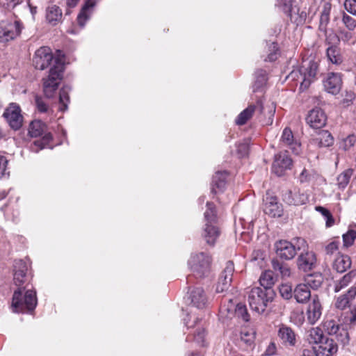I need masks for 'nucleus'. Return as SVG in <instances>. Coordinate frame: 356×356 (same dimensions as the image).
<instances>
[{
    "instance_id": "obj_1",
    "label": "nucleus",
    "mask_w": 356,
    "mask_h": 356,
    "mask_svg": "<svg viewBox=\"0 0 356 356\" xmlns=\"http://www.w3.org/2000/svg\"><path fill=\"white\" fill-rule=\"evenodd\" d=\"M37 302L35 291L28 289L27 286L19 287L13 293L12 307L15 312L26 313L33 311Z\"/></svg>"
},
{
    "instance_id": "obj_2",
    "label": "nucleus",
    "mask_w": 356,
    "mask_h": 356,
    "mask_svg": "<svg viewBox=\"0 0 356 356\" xmlns=\"http://www.w3.org/2000/svg\"><path fill=\"white\" fill-rule=\"evenodd\" d=\"M188 264L192 273L187 277L188 282H190L192 281L193 277L202 279L209 275L211 257L204 252L195 253L191 254Z\"/></svg>"
},
{
    "instance_id": "obj_3",
    "label": "nucleus",
    "mask_w": 356,
    "mask_h": 356,
    "mask_svg": "<svg viewBox=\"0 0 356 356\" xmlns=\"http://www.w3.org/2000/svg\"><path fill=\"white\" fill-rule=\"evenodd\" d=\"M275 296V293L273 289L253 287L248 293L249 305L253 312L262 314Z\"/></svg>"
},
{
    "instance_id": "obj_4",
    "label": "nucleus",
    "mask_w": 356,
    "mask_h": 356,
    "mask_svg": "<svg viewBox=\"0 0 356 356\" xmlns=\"http://www.w3.org/2000/svg\"><path fill=\"white\" fill-rule=\"evenodd\" d=\"M63 70V63L60 60L55 59L48 76L43 79V91L47 98L54 97L62 80Z\"/></svg>"
},
{
    "instance_id": "obj_5",
    "label": "nucleus",
    "mask_w": 356,
    "mask_h": 356,
    "mask_svg": "<svg viewBox=\"0 0 356 356\" xmlns=\"http://www.w3.org/2000/svg\"><path fill=\"white\" fill-rule=\"evenodd\" d=\"M297 245L285 240H280L275 243V248L277 255L281 259L285 260L292 259L296 254L297 250H300L301 248H305L307 245V242L304 238H297Z\"/></svg>"
},
{
    "instance_id": "obj_6",
    "label": "nucleus",
    "mask_w": 356,
    "mask_h": 356,
    "mask_svg": "<svg viewBox=\"0 0 356 356\" xmlns=\"http://www.w3.org/2000/svg\"><path fill=\"white\" fill-rule=\"evenodd\" d=\"M318 64L314 60L305 62L300 67L299 73L300 75L301 83L300 90L304 91L307 90L311 83L316 79L318 72Z\"/></svg>"
},
{
    "instance_id": "obj_7",
    "label": "nucleus",
    "mask_w": 356,
    "mask_h": 356,
    "mask_svg": "<svg viewBox=\"0 0 356 356\" xmlns=\"http://www.w3.org/2000/svg\"><path fill=\"white\" fill-rule=\"evenodd\" d=\"M22 29L19 21L3 20L0 22V42H7L18 36Z\"/></svg>"
},
{
    "instance_id": "obj_8",
    "label": "nucleus",
    "mask_w": 356,
    "mask_h": 356,
    "mask_svg": "<svg viewBox=\"0 0 356 356\" xmlns=\"http://www.w3.org/2000/svg\"><path fill=\"white\" fill-rule=\"evenodd\" d=\"M46 125L41 120H33L31 122L29 129V134L31 137H38L44 134L42 140H38L34 142V145L40 149H43L52 139L50 133H45Z\"/></svg>"
},
{
    "instance_id": "obj_9",
    "label": "nucleus",
    "mask_w": 356,
    "mask_h": 356,
    "mask_svg": "<svg viewBox=\"0 0 356 356\" xmlns=\"http://www.w3.org/2000/svg\"><path fill=\"white\" fill-rule=\"evenodd\" d=\"M11 129H19L22 126L23 116L21 114V108L16 103L10 104L3 114Z\"/></svg>"
},
{
    "instance_id": "obj_10",
    "label": "nucleus",
    "mask_w": 356,
    "mask_h": 356,
    "mask_svg": "<svg viewBox=\"0 0 356 356\" xmlns=\"http://www.w3.org/2000/svg\"><path fill=\"white\" fill-rule=\"evenodd\" d=\"M277 337L286 348H293L298 343L297 334L290 326L281 323L277 326Z\"/></svg>"
},
{
    "instance_id": "obj_11",
    "label": "nucleus",
    "mask_w": 356,
    "mask_h": 356,
    "mask_svg": "<svg viewBox=\"0 0 356 356\" xmlns=\"http://www.w3.org/2000/svg\"><path fill=\"white\" fill-rule=\"evenodd\" d=\"M264 211L270 217H281L283 215L282 205L278 202L277 197L267 192L264 197Z\"/></svg>"
},
{
    "instance_id": "obj_12",
    "label": "nucleus",
    "mask_w": 356,
    "mask_h": 356,
    "mask_svg": "<svg viewBox=\"0 0 356 356\" xmlns=\"http://www.w3.org/2000/svg\"><path fill=\"white\" fill-rule=\"evenodd\" d=\"M53 60L50 48L42 47L35 51L33 62L36 69L43 70L51 65Z\"/></svg>"
},
{
    "instance_id": "obj_13",
    "label": "nucleus",
    "mask_w": 356,
    "mask_h": 356,
    "mask_svg": "<svg viewBox=\"0 0 356 356\" xmlns=\"http://www.w3.org/2000/svg\"><path fill=\"white\" fill-rule=\"evenodd\" d=\"M356 298V284L351 286L346 292L336 296L334 300V307L343 311L353 307L352 302Z\"/></svg>"
},
{
    "instance_id": "obj_14",
    "label": "nucleus",
    "mask_w": 356,
    "mask_h": 356,
    "mask_svg": "<svg viewBox=\"0 0 356 356\" xmlns=\"http://www.w3.org/2000/svg\"><path fill=\"white\" fill-rule=\"evenodd\" d=\"M292 163V159L287 152H280L275 156L272 166L273 172L279 177L282 176L286 170L291 169Z\"/></svg>"
},
{
    "instance_id": "obj_15",
    "label": "nucleus",
    "mask_w": 356,
    "mask_h": 356,
    "mask_svg": "<svg viewBox=\"0 0 356 356\" xmlns=\"http://www.w3.org/2000/svg\"><path fill=\"white\" fill-rule=\"evenodd\" d=\"M323 312V306L318 297L314 295L312 297V301L309 303L306 316L308 323L314 325L321 317Z\"/></svg>"
},
{
    "instance_id": "obj_16",
    "label": "nucleus",
    "mask_w": 356,
    "mask_h": 356,
    "mask_svg": "<svg viewBox=\"0 0 356 356\" xmlns=\"http://www.w3.org/2000/svg\"><path fill=\"white\" fill-rule=\"evenodd\" d=\"M316 261V255L313 251L301 252L297 259L298 268L305 273L311 271L315 268Z\"/></svg>"
},
{
    "instance_id": "obj_17",
    "label": "nucleus",
    "mask_w": 356,
    "mask_h": 356,
    "mask_svg": "<svg viewBox=\"0 0 356 356\" xmlns=\"http://www.w3.org/2000/svg\"><path fill=\"white\" fill-rule=\"evenodd\" d=\"M325 90L332 94H338L342 86L341 75L339 73L330 72L323 81Z\"/></svg>"
},
{
    "instance_id": "obj_18",
    "label": "nucleus",
    "mask_w": 356,
    "mask_h": 356,
    "mask_svg": "<svg viewBox=\"0 0 356 356\" xmlns=\"http://www.w3.org/2000/svg\"><path fill=\"white\" fill-rule=\"evenodd\" d=\"M306 120L311 127L321 129L326 124L327 116L321 108H314L309 111Z\"/></svg>"
},
{
    "instance_id": "obj_19",
    "label": "nucleus",
    "mask_w": 356,
    "mask_h": 356,
    "mask_svg": "<svg viewBox=\"0 0 356 356\" xmlns=\"http://www.w3.org/2000/svg\"><path fill=\"white\" fill-rule=\"evenodd\" d=\"M337 343L332 339L325 338L314 348L316 356H332L337 352Z\"/></svg>"
},
{
    "instance_id": "obj_20",
    "label": "nucleus",
    "mask_w": 356,
    "mask_h": 356,
    "mask_svg": "<svg viewBox=\"0 0 356 356\" xmlns=\"http://www.w3.org/2000/svg\"><path fill=\"white\" fill-rule=\"evenodd\" d=\"M282 200L289 205H302L307 203L308 197L299 191L285 190L282 191Z\"/></svg>"
},
{
    "instance_id": "obj_21",
    "label": "nucleus",
    "mask_w": 356,
    "mask_h": 356,
    "mask_svg": "<svg viewBox=\"0 0 356 356\" xmlns=\"http://www.w3.org/2000/svg\"><path fill=\"white\" fill-rule=\"evenodd\" d=\"M27 265L22 259L15 260L14 264V282L15 285L20 286L27 281Z\"/></svg>"
},
{
    "instance_id": "obj_22",
    "label": "nucleus",
    "mask_w": 356,
    "mask_h": 356,
    "mask_svg": "<svg viewBox=\"0 0 356 356\" xmlns=\"http://www.w3.org/2000/svg\"><path fill=\"white\" fill-rule=\"evenodd\" d=\"M280 143L284 146H288L295 154H298L300 152V143L294 140L292 131L288 127L283 130Z\"/></svg>"
},
{
    "instance_id": "obj_23",
    "label": "nucleus",
    "mask_w": 356,
    "mask_h": 356,
    "mask_svg": "<svg viewBox=\"0 0 356 356\" xmlns=\"http://www.w3.org/2000/svg\"><path fill=\"white\" fill-rule=\"evenodd\" d=\"M356 278V270H350L343 275L341 277L334 281L333 291L334 293H339L348 287Z\"/></svg>"
},
{
    "instance_id": "obj_24",
    "label": "nucleus",
    "mask_w": 356,
    "mask_h": 356,
    "mask_svg": "<svg viewBox=\"0 0 356 356\" xmlns=\"http://www.w3.org/2000/svg\"><path fill=\"white\" fill-rule=\"evenodd\" d=\"M191 304L197 308L202 309L207 303V296L202 287L195 288L190 294Z\"/></svg>"
},
{
    "instance_id": "obj_25",
    "label": "nucleus",
    "mask_w": 356,
    "mask_h": 356,
    "mask_svg": "<svg viewBox=\"0 0 356 356\" xmlns=\"http://www.w3.org/2000/svg\"><path fill=\"white\" fill-rule=\"evenodd\" d=\"M352 261L348 255L339 254L332 263V268L337 273H344L350 268Z\"/></svg>"
},
{
    "instance_id": "obj_26",
    "label": "nucleus",
    "mask_w": 356,
    "mask_h": 356,
    "mask_svg": "<svg viewBox=\"0 0 356 356\" xmlns=\"http://www.w3.org/2000/svg\"><path fill=\"white\" fill-rule=\"evenodd\" d=\"M216 223L206 222L205 228L204 229L203 237L204 238L207 244L213 245L216 239L220 235L218 227L216 225Z\"/></svg>"
},
{
    "instance_id": "obj_27",
    "label": "nucleus",
    "mask_w": 356,
    "mask_h": 356,
    "mask_svg": "<svg viewBox=\"0 0 356 356\" xmlns=\"http://www.w3.org/2000/svg\"><path fill=\"white\" fill-rule=\"evenodd\" d=\"M63 17L62 10L56 5L49 6L46 9V20L55 26L61 22Z\"/></svg>"
},
{
    "instance_id": "obj_28",
    "label": "nucleus",
    "mask_w": 356,
    "mask_h": 356,
    "mask_svg": "<svg viewBox=\"0 0 356 356\" xmlns=\"http://www.w3.org/2000/svg\"><path fill=\"white\" fill-rule=\"evenodd\" d=\"M293 297L298 303H305L312 298L311 291L307 284H298L293 290Z\"/></svg>"
},
{
    "instance_id": "obj_29",
    "label": "nucleus",
    "mask_w": 356,
    "mask_h": 356,
    "mask_svg": "<svg viewBox=\"0 0 356 356\" xmlns=\"http://www.w3.org/2000/svg\"><path fill=\"white\" fill-rule=\"evenodd\" d=\"M96 0H87L82 7L77 17V22L81 27H83L90 18L92 10L95 5Z\"/></svg>"
},
{
    "instance_id": "obj_30",
    "label": "nucleus",
    "mask_w": 356,
    "mask_h": 356,
    "mask_svg": "<svg viewBox=\"0 0 356 356\" xmlns=\"http://www.w3.org/2000/svg\"><path fill=\"white\" fill-rule=\"evenodd\" d=\"M226 173L225 172H218L213 177L211 192L216 193L218 191H222L226 184Z\"/></svg>"
},
{
    "instance_id": "obj_31",
    "label": "nucleus",
    "mask_w": 356,
    "mask_h": 356,
    "mask_svg": "<svg viewBox=\"0 0 356 356\" xmlns=\"http://www.w3.org/2000/svg\"><path fill=\"white\" fill-rule=\"evenodd\" d=\"M275 282L273 272L268 270L263 272L259 277V283L264 289H273V286Z\"/></svg>"
},
{
    "instance_id": "obj_32",
    "label": "nucleus",
    "mask_w": 356,
    "mask_h": 356,
    "mask_svg": "<svg viewBox=\"0 0 356 356\" xmlns=\"http://www.w3.org/2000/svg\"><path fill=\"white\" fill-rule=\"evenodd\" d=\"M194 328L195 330L193 332V339L200 345L204 346V337H205V329L204 325L202 323V321L197 318L195 322Z\"/></svg>"
},
{
    "instance_id": "obj_33",
    "label": "nucleus",
    "mask_w": 356,
    "mask_h": 356,
    "mask_svg": "<svg viewBox=\"0 0 356 356\" xmlns=\"http://www.w3.org/2000/svg\"><path fill=\"white\" fill-rule=\"evenodd\" d=\"M353 175V170L351 168L346 169L341 174H339L337 177L336 184L338 188L340 190H343L349 184Z\"/></svg>"
},
{
    "instance_id": "obj_34",
    "label": "nucleus",
    "mask_w": 356,
    "mask_h": 356,
    "mask_svg": "<svg viewBox=\"0 0 356 356\" xmlns=\"http://www.w3.org/2000/svg\"><path fill=\"white\" fill-rule=\"evenodd\" d=\"M326 54L329 60L333 64L339 65L342 63L343 58L340 49L337 45L330 46L327 49Z\"/></svg>"
},
{
    "instance_id": "obj_35",
    "label": "nucleus",
    "mask_w": 356,
    "mask_h": 356,
    "mask_svg": "<svg viewBox=\"0 0 356 356\" xmlns=\"http://www.w3.org/2000/svg\"><path fill=\"white\" fill-rule=\"evenodd\" d=\"M315 140L318 143V147H330L334 143V138L332 134L325 130L321 131Z\"/></svg>"
},
{
    "instance_id": "obj_36",
    "label": "nucleus",
    "mask_w": 356,
    "mask_h": 356,
    "mask_svg": "<svg viewBox=\"0 0 356 356\" xmlns=\"http://www.w3.org/2000/svg\"><path fill=\"white\" fill-rule=\"evenodd\" d=\"M325 338L319 327H312L308 330L307 340L309 343L318 344Z\"/></svg>"
},
{
    "instance_id": "obj_37",
    "label": "nucleus",
    "mask_w": 356,
    "mask_h": 356,
    "mask_svg": "<svg viewBox=\"0 0 356 356\" xmlns=\"http://www.w3.org/2000/svg\"><path fill=\"white\" fill-rule=\"evenodd\" d=\"M330 4H325L321 13L318 29L323 33H326L327 31V26L330 22Z\"/></svg>"
},
{
    "instance_id": "obj_38",
    "label": "nucleus",
    "mask_w": 356,
    "mask_h": 356,
    "mask_svg": "<svg viewBox=\"0 0 356 356\" xmlns=\"http://www.w3.org/2000/svg\"><path fill=\"white\" fill-rule=\"evenodd\" d=\"M323 277L321 274L315 273L307 275L305 279V284L309 288L313 289H318L323 283Z\"/></svg>"
},
{
    "instance_id": "obj_39",
    "label": "nucleus",
    "mask_w": 356,
    "mask_h": 356,
    "mask_svg": "<svg viewBox=\"0 0 356 356\" xmlns=\"http://www.w3.org/2000/svg\"><path fill=\"white\" fill-rule=\"evenodd\" d=\"M256 109L255 105H250L243 110L236 119V123L238 125L245 124L247 121L252 116Z\"/></svg>"
},
{
    "instance_id": "obj_40",
    "label": "nucleus",
    "mask_w": 356,
    "mask_h": 356,
    "mask_svg": "<svg viewBox=\"0 0 356 356\" xmlns=\"http://www.w3.org/2000/svg\"><path fill=\"white\" fill-rule=\"evenodd\" d=\"M272 267L275 271L279 272L282 277H289L291 275V269L289 266L277 259L272 260Z\"/></svg>"
},
{
    "instance_id": "obj_41",
    "label": "nucleus",
    "mask_w": 356,
    "mask_h": 356,
    "mask_svg": "<svg viewBox=\"0 0 356 356\" xmlns=\"http://www.w3.org/2000/svg\"><path fill=\"white\" fill-rule=\"evenodd\" d=\"M204 219L206 222H210L211 224L217 222V214L216 206L213 202H207V209L204 212Z\"/></svg>"
},
{
    "instance_id": "obj_42",
    "label": "nucleus",
    "mask_w": 356,
    "mask_h": 356,
    "mask_svg": "<svg viewBox=\"0 0 356 356\" xmlns=\"http://www.w3.org/2000/svg\"><path fill=\"white\" fill-rule=\"evenodd\" d=\"M70 88L64 86L62 88L59 92V102L60 104V110L65 111L67 108V103L70 102L69 97Z\"/></svg>"
},
{
    "instance_id": "obj_43",
    "label": "nucleus",
    "mask_w": 356,
    "mask_h": 356,
    "mask_svg": "<svg viewBox=\"0 0 356 356\" xmlns=\"http://www.w3.org/2000/svg\"><path fill=\"white\" fill-rule=\"evenodd\" d=\"M323 330L329 335H334L341 328L340 325L334 320H326L322 324Z\"/></svg>"
},
{
    "instance_id": "obj_44",
    "label": "nucleus",
    "mask_w": 356,
    "mask_h": 356,
    "mask_svg": "<svg viewBox=\"0 0 356 356\" xmlns=\"http://www.w3.org/2000/svg\"><path fill=\"white\" fill-rule=\"evenodd\" d=\"M257 80L253 86V92H257L261 88L266 82V72L262 70H259L256 72Z\"/></svg>"
},
{
    "instance_id": "obj_45",
    "label": "nucleus",
    "mask_w": 356,
    "mask_h": 356,
    "mask_svg": "<svg viewBox=\"0 0 356 356\" xmlns=\"http://www.w3.org/2000/svg\"><path fill=\"white\" fill-rule=\"evenodd\" d=\"M234 313L238 318H241L245 322L249 321L250 315L248 313V309L245 305L242 303L237 304L234 309Z\"/></svg>"
},
{
    "instance_id": "obj_46",
    "label": "nucleus",
    "mask_w": 356,
    "mask_h": 356,
    "mask_svg": "<svg viewBox=\"0 0 356 356\" xmlns=\"http://www.w3.org/2000/svg\"><path fill=\"white\" fill-rule=\"evenodd\" d=\"M334 335H336L337 340L343 346L348 344L350 338L347 330L344 329L343 327H341L339 330V332H337Z\"/></svg>"
},
{
    "instance_id": "obj_47",
    "label": "nucleus",
    "mask_w": 356,
    "mask_h": 356,
    "mask_svg": "<svg viewBox=\"0 0 356 356\" xmlns=\"http://www.w3.org/2000/svg\"><path fill=\"white\" fill-rule=\"evenodd\" d=\"M349 311L346 313L345 316L346 323L350 325H356V304L353 305V307H348Z\"/></svg>"
},
{
    "instance_id": "obj_48",
    "label": "nucleus",
    "mask_w": 356,
    "mask_h": 356,
    "mask_svg": "<svg viewBox=\"0 0 356 356\" xmlns=\"http://www.w3.org/2000/svg\"><path fill=\"white\" fill-rule=\"evenodd\" d=\"M356 238V231L350 229L346 234H343V245L346 247L351 246Z\"/></svg>"
},
{
    "instance_id": "obj_49",
    "label": "nucleus",
    "mask_w": 356,
    "mask_h": 356,
    "mask_svg": "<svg viewBox=\"0 0 356 356\" xmlns=\"http://www.w3.org/2000/svg\"><path fill=\"white\" fill-rule=\"evenodd\" d=\"M342 22L345 26L350 31H353L356 28V19L351 16L343 12Z\"/></svg>"
},
{
    "instance_id": "obj_50",
    "label": "nucleus",
    "mask_w": 356,
    "mask_h": 356,
    "mask_svg": "<svg viewBox=\"0 0 356 356\" xmlns=\"http://www.w3.org/2000/svg\"><path fill=\"white\" fill-rule=\"evenodd\" d=\"M234 271V263L231 261H229L226 263L225 268L222 270L220 274V276L224 277L225 280H232V276Z\"/></svg>"
},
{
    "instance_id": "obj_51",
    "label": "nucleus",
    "mask_w": 356,
    "mask_h": 356,
    "mask_svg": "<svg viewBox=\"0 0 356 356\" xmlns=\"http://www.w3.org/2000/svg\"><path fill=\"white\" fill-rule=\"evenodd\" d=\"M231 280L225 279L222 276H220L219 280L216 286V292L217 293H222L225 291H227L230 284H231Z\"/></svg>"
},
{
    "instance_id": "obj_52",
    "label": "nucleus",
    "mask_w": 356,
    "mask_h": 356,
    "mask_svg": "<svg viewBox=\"0 0 356 356\" xmlns=\"http://www.w3.org/2000/svg\"><path fill=\"white\" fill-rule=\"evenodd\" d=\"M277 6H279L284 13L291 15L292 0H277Z\"/></svg>"
},
{
    "instance_id": "obj_53",
    "label": "nucleus",
    "mask_w": 356,
    "mask_h": 356,
    "mask_svg": "<svg viewBox=\"0 0 356 356\" xmlns=\"http://www.w3.org/2000/svg\"><path fill=\"white\" fill-rule=\"evenodd\" d=\"M280 293L282 297L286 300L291 299L293 296V291L291 286L282 284L280 287Z\"/></svg>"
},
{
    "instance_id": "obj_54",
    "label": "nucleus",
    "mask_w": 356,
    "mask_h": 356,
    "mask_svg": "<svg viewBox=\"0 0 356 356\" xmlns=\"http://www.w3.org/2000/svg\"><path fill=\"white\" fill-rule=\"evenodd\" d=\"M356 143V136L355 135H349L341 143V147L343 150H348L352 147Z\"/></svg>"
},
{
    "instance_id": "obj_55",
    "label": "nucleus",
    "mask_w": 356,
    "mask_h": 356,
    "mask_svg": "<svg viewBox=\"0 0 356 356\" xmlns=\"http://www.w3.org/2000/svg\"><path fill=\"white\" fill-rule=\"evenodd\" d=\"M270 52L268 54L267 58L265 60L268 61H274L277 60L279 55V50L277 47V44L275 42H272L270 46Z\"/></svg>"
},
{
    "instance_id": "obj_56",
    "label": "nucleus",
    "mask_w": 356,
    "mask_h": 356,
    "mask_svg": "<svg viewBox=\"0 0 356 356\" xmlns=\"http://www.w3.org/2000/svg\"><path fill=\"white\" fill-rule=\"evenodd\" d=\"M35 105L38 111L40 113H48L50 111L47 103L40 97H35Z\"/></svg>"
},
{
    "instance_id": "obj_57",
    "label": "nucleus",
    "mask_w": 356,
    "mask_h": 356,
    "mask_svg": "<svg viewBox=\"0 0 356 356\" xmlns=\"http://www.w3.org/2000/svg\"><path fill=\"white\" fill-rule=\"evenodd\" d=\"M339 245V241H333L330 242L325 248L326 254L327 255L333 254L334 252H336L338 250Z\"/></svg>"
},
{
    "instance_id": "obj_58",
    "label": "nucleus",
    "mask_w": 356,
    "mask_h": 356,
    "mask_svg": "<svg viewBox=\"0 0 356 356\" xmlns=\"http://www.w3.org/2000/svg\"><path fill=\"white\" fill-rule=\"evenodd\" d=\"M344 8L348 13L356 15V0H346Z\"/></svg>"
},
{
    "instance_id": "obj_59",
    "label": "nucleus",
    "mask_w": 356,
    "mask_h": 356,
    "mask_svg": "<svg viewBox=\"0 0 356 356\" xmlns=\"http://www.w3.org/2000/svg\"><path fill=\"white\" fill-rule=\"evenodd\" d=\"M7 159L3 156H0V178L8 174L7 172V164H8Z\"/></svg>"
},
{
    "instance_id": "obj_60",
    "label": "nucleus",
    "mask_w": 356,
    "mask_h": 356,
    "mask_svg": "<svg viewBox=\"0 0 356 356\" xmlns=\"http://www.w3.org/2000/svg\"><path fill=\"white\" fill-rule=\"evenodd\" d=\"M327 44L331 45H336V44L339 43L340 41L339 37L334 33H329L326 35L325 40Z\"/></svg>"
},
{
    "instance_id": "obj_61",
    "label": "nucleus",
    "mask_w": 356,
    "mask_h": 356,
    "mask_svg": "<svg viewBox=\"0 0 356 356\" xmlns=\"http://www.w3.org/2000/svg\"><path fill=\"white\" fill-rule=\"evenodd\" d=\"M339 39L343 42H348L353 38V34L345 30H340L339 32Z\"/></svg>"
},
{
    "instance_id": "obj_62",
    "label": "nucleus",
    "mask_w": 356,
    "mask_h": 356,
    "mask_svg": "<svg viewBox=\"0 0 356 356\" xmlns=\"http://www.w3.org/2000/svg\"><path fill=\"white\" fill-rule=\"evenodd\" d=\"M277 346L275 342H270L265 350L266 356H273L276 354Z\"/></svg>"
},
{
    "instance_id": "obj_63",
    "label": "nucleus",
    "mask_w": 356,
    "mask_h": 356,
    "mask_svg": "<svg viewBox=\"0 0 356 356\" xmlns=\"http://www.w3.org/2000/svg\"><path fill=\"white\" fill-rule=\"evenodd\" d=\"M238 152L241 156H244L248 153V145L246 143H241L238 147Z\"/></svg>"
},
{
    "instance_id": "obj_64",
    "label": "nucleus",
    "mask_w": 356,
    "mask_h": 356,
    "mask_svg": "<svg viewBox=\"0 0 356 356\" xmlns=\"http://www.w3.org/2000/svg\"><path fill=\"white\" fill-rule=\"evenodd\" d=\"M241 340L245 341L247 343H251L254 339V336L252 334H249L248 332H241Z\"/></svg>"
}]
</instances>
